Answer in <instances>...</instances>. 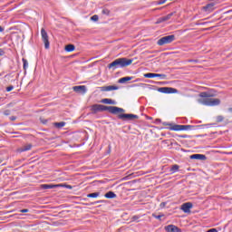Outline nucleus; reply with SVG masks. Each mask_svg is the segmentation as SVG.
Wrapping results in <instances>:
<instances>
[{
	"label": "nucleus",
	"instance_id": "1",
	"mask_svg": "<svg viewBox=\"0 0 232 232\" xmlns=\"http://www.w3.org/2000/svg\"><path fill=\"white\" fill-rule=\"evenodd\" d=\"M199 99H198V102L199 104H203V106H218L220 104V99L213 98V95L208 92H202L199 93Z\"/></svg>",
	"mask_w": 232,
	"mask_h": 232
},
{
	"label": "nucleus",
	"instance_id": "2",
	"mask_svg": "<svg viewBox=\"0 0 232 232\" xmlns=\"http://www.w3.org/2000/svg\"><path fill=\"white\" fill-rule=\"evenodd\" d=\"M92 111L93 113H97L99 111H109L110 113H113L114 115H117V113H122L124 112V109L115 107V106H106L102 104H94L91 108Z\"/></svg>",
	"mask_w": 232,
	"mask_h": 232
},
{
	"label": "nucleus",
	"instance_id": "3",
	"mask_svg": "<svg viewBox=\"0 0 232 232\" xmlns=\"http://www.w3.org/2000/svg\"><path fill=\"white\" fill-rule=\"evenodd\" d=\"M133 63V59H128V58H118L112 63L108 64L109 70H113L117 68H126V66H130Z\"/></svg>",
	"mask_w": 232,
	"mask_h": 232
},
{
	"label": "nucleus",
	"instance_id": "4",
	"mask_svg": "<svg viewBox=\"0 0 232 232\" xmlns=\"http://www.w3.org/2000/svg\"><path fill=\"white\" fill-rule=\"evenodd\" d=\"M164 126H169V130L171 131H188V130H191L193 126L191 125H177V124H171L168 122L163 123Z\"/></svg>",
	"mask_w": 232,
	"mask_h": 232
},
{
	"label": "nucleus",
	"instance_id": "5",
	"mask_svg": "<svg viewBox=\"0 0 232 232\" xmlns=\"http://www.w3.org/2000/svg\"><path fill=\"white\" fill-rule=\"evenodd\" d=\"M173 41H175V34L163 36L160 40H158L157 45L164 46V44H170V43H173Z\"/></svg>",
	"mask_w": 232,
	"mask_h": 232
},
{
	"label": "nucleus",
	"instance_id": "6",
	"mask_svg": "<svg viewBox=\"0 0 232 232\" xmlns=\"http://www.w3.org/2000/svg\"><path fill=\"white\" fill-rule=\"evenodd\" d=\"M41 35L44 44V47L46 50H48V48H50V42L48 41V33H46V30H44V28L41 30Z\"/></svg>",
	"mask_w": 232,
	"mask_h": 232
},
{
	"label": "nucleus",
	"instance_id": "7",
	"mask_svg": "<svg viewBox=\"0 0 232 232\" xmlns=\"http://www.w3.org/2000/svg\"><path fill=\"white\" fill-rule=\"evenodd\" d=\"M118 118L121 121H133L134 119H139V116L135 114H119Z\"/></svg>",
	"mask_w": 232,
	"mask_h": 232
},
{
	"label": "nucleus",
	"instance_id": "8",
	"mask_svg": "<svg viewBox=\"0 0 232 232\" xmlns=\"http://www.w3.org/2000/svg\"><path fill=\"white\" fill-rule=\"evenodd\" d=\"M161 93H177V89L171 87H161L159 89Z\"/></svg>",
	"mask_w": 232,
	"mask_h": 232
},
{
	"label": "nucleus",
	"instance_id": "9",
	"mask_svg": "<svg viewBox=\"0 0 232 232\" xmlns=\"http://www.w3.org/2000/svg\"><path fill=\"white\" fill-rule=\"evenodd\" d=\"M191 208H193V204L191 202H187L181 205V209L184 213H190Z\"/></svg>",
	"mask_w": 232,
	"mask_h": 232
},
{
	"label": "nucleus",
	"instance_id": "10",
	"mask_svg": "<svg viewBox=\"0 0 232 232\" xmlns=\"http://www.w3.org/2000/svg\"><path fill=\"white\" fill-rule=\"evenodd\" d=\"M99 88L102 92H113L115 90H119V86L117 85L102 86Z\"/></svg>",
	"mask_w": 232,
	"mask_h": 232
},
{
	"label": "nucleus",
	"instance_id": "11",
	"mask_svg": "<svg viewBox=\"0 0 232 232\" xmlns=\"http://www.w3.org/2000/svg\"><path fill=\"white\" fill-rule=\"evenodd\" d=\"M34 147V145H32L31 143H26L25 145H23L22 147H20L17 151L18 153H23L24 151H30V150H32V148Z\"/></svg>",
	"mask_w": 232,
	"mask_h": 232
},
{
	"label": "nucleus",
	"instance_id": "12",
	"mask_svg": "<svg viewBox=\"0 0 232 232\" xmlns=\"http://www.w3.org/2000/svg\"><path fill=\"white\" fill-rule=\"evenodd\" d=\"M165 231L167 232H182L179 227L175 225H168L165 227Z\"/></svg>",
	"mask_w": 232,
	"mask_h": 232
},
{
	"label": "nucleus",
	"instance_id": "13",
	"mask_svg": "<svg viewBox=\"0 0 232 232\" xmlns=\"http://www.w3.org/2000/svg\"><path fill=\"white\" fill-rule=\"evenodd\" d=\"M63 185H53V184H43L41 185L42 189H55V188H61Z\"/></svg>",
	"mask_w": 232,
	"mask_h": 232
},
{
	"label": "nucleus",
	"instance_id": "14",
	"mask_svg": "<svg viewBox=\"0 0 232 232\" xmlns=\"http://www.w3.org/2000/svg\"><path fill=\"white\" fill-rule=\"evenodd\" d=\"M189 159H191L192 160H206V155L193 154V155H190Z\"/></svg>",
	"mask_w": 232,
	"mask_h": 232
},
{
	"label": "nucleus",
	"instance_id": "15",
	"mask_svg": "<svg viewBox=\"0 0 232 232\" xmlns=\"http://www.w3.org/2000/svg\"><path fill=\"white\" fill-rule=\"evenodd\" d=\"M171 17H173V13H170V14H167L166 16H163V17L160 18L156 22V24H159L160 23H164V21H169V19H171Z\"/></svg>",
	"mask_w": 232,
	"mask_h": 232
},
{
	"label": "nucleus",
	"instance_id": "16",
	"mask_svg": "<svg viewBox=\"0 0 232 232\" xmlns=\"http://www.w3.org/2000/svg\"><path fill=\"white\" fill-rule=\"evenodd\" d=\"M73 92H82L83 93H86V86L84 85H79L72 87Z\"/></svg>",
	"mask_w": 232,
	"mask_h": 232
},
{
	"label": "nucleus",
	"instance_id": "17",
	"mask_svg": "<svg viewBox=\"0 0 232 232\" xmlns=\"http://www.w3.org/2000/svg\"><path fill=\"white\" fill-rule=\"evenodd\" d=\"M102 104H112V105L117 104V102H115L111 99H108V98L102 99Z\"/></svg>",
	"mask_w": 232,
	"mask_h": 232
},
{
	"label": "nucleus",
	"instance_id": "18",
	"mask_svg": "<svg viewBox=\"0 0 232 232\" xmlns=\"http://www.w3.org/2000/svg\"><path fill=\"white\" fill-rule=\"evenodd\" d=\"M105 198H117V194L113 191H109L104 195Z\"/></svg>",
	"mask_w": 232,
	"mask_h": 232
},
{
	"label": "nucleus",
	"instance_id": "19",
	"mask_svg": "<svg viewBox=\"0 0 232 232\" xmlns=\"http://www.w3.org/2000/svg\"><path fill=\"white\" fill-rule=\"evenodd\" d=\"M213 6H215V4H208L203 7V10H205V12H213Z\"/></svg>",
	"mask_w": 232,
	"mask_h": 232
},
{
	"label": "nucleus",
	"instance_id": "20",
	"mask_svg": "<svg viewBox=\"0 0 232 232\" xmlns=\"http://www.w3.org/2000/svg\"><path fill=\"white\" fill-rule=\"evenodd\" d=\"M131 79H133V77H130V76L123 77V78H121L118 81V82H120V84H124V82H128V81H131Z\"/></svg>",
	"mask_w": 232,
	"mask_h": 232
},
{
	"label": "nucleus",
	"instance_id": "21",
	"mask_svg": "<svg viewBox=\"0 0 232 232\" xmlns=\"http://www.w3.org/2000/svg\"><path fill=\"white\" fill-rule=\"evenodd\" d=\"M75 50V45L68 44L65 46V52H73Z\"/></svg>",
	"mask_w": 232,
	"mask_h": 232
},
{
	"label": "nucleus",
	"instance_id": "22",
	"mask_svg": "<svg viewBox=\"0 0 232 232\" xmlns=\"http://www.w3.org/2000/svg\"><path fill=\"white\" fill-rule=\"evenodd\" d=\"M54 126L55 128H58V129L64 128V126H66V122L64 121L55 122Z\"/></svg>",
	"mask_w": 232,
	"mask_h": 232
},
{
	"label": "nucleus",
	"instance_id": "23",
	"mask_svg": "<svg viewBox=\"0 0 232 232\" xmlns=\"http://www.w3.org/2000/svg\"><path fill=\"white\" fill-rule=\"evenodd\" d=\"M100 195H101V193L94 192V193L88 194L87 197H88V198H97V197H99Z\"/></svg>",
	"mask_w": 232,
	"mask_h": 232
},
{
	"label": "nucleus",
	"instance_id": "24",
	"mask_svg": "<svg viewBox=\"0 0 232 232\" xmlns=\"http://www.w3.org/2000/svg\"><path fill=\"white\" fill-rule=\"evenodd\" d=\"M144 77H145L146 79H153V77H155V73H153V72H148V73H145V74H144Z\"/></svg>",
	"mask_w": 232,
	"mask_h": 232
},
{
	"label": "nucleus",
	"instance_id": "25",
	"mask_svg": "<svg viewBox=\"0 0 232 232\" xmlns=\"http://www.w3.org/2000/svg\"><path fill=\"white\" fill-rule=\"evenodd\" d=\"M60 188H66L67 189H72V187L71 185H66V184H58Z\"/></svg>",
	"mask_w": 232,
	"mask_h": 232
},
{
	"label": "nucleus",
	"instance_id": "26",
	"mask_svg": "<svg viewBox=\"0 0 232 232\" xmlns=\"http://www.w3.org/2000/svg\"><path fill=\"white\" fill-rule=\"evenodd\" d=\"M22 61L24 63V70H26V68H28V61L24 58H23Z\"/></svg>",
	"mask_w": 232,
	"mask_h": 232
},
{
	"label": "nucleus",
	"instance_id": "27",
	"mask_svg": "<svg viewBox=\"0 0 232 232\" xmlns=\"http://www.w3.org/2000/svg\"><path fill=\"white\" fill-rule=\"evenodd\" d=\"M216 121L217 122H222V121H224V116H217Z\"/></svg>",
	"mask_w": 232,
	"mask_h": 232
},
{
	"label": "nucleus",
	"instance_id": "28",
	"mask_svg": "<svg viewBox=\"0 0 232 232\" xmlns=\"http://www.w3.org/2000/svg\"><path fill=\"white\" fill-rule=\"evenodd\" d=\"M178 169H179V165H173L171 168V171H173V173L177 172Z\"/></svg>",
	"mask_w": 232,
	"mask_h": 232
},
{
	"label": "nucleus",
	"instance_id": "29",
	"mask_svg": "<svg viewBox=\"0 0 232 232\" xmlns=\"http://www.w3.org/2000/svg\"><path fill=\"white\" fill-rule=\"evenodd\" d=\"M91 20H92V21H99V15H97V14L92 15V16L91 17Z\"/></svg>",
	"mask_w": 232,
	"mask_h": 232
},
{
	"label": "nucleus",
	"instance_id": "30",
	"mask_svg": "<svg viewBox=\"0 0 232 232\" xmlns=\"http://www.w3.org/2000/svg\"><path fill=\"white\" fill-rule=\"evenodd\" d=\"M155 77H160V79H166V74L155 73Z\"/></svg>",
	"mask_w": 232,
	"mask_h": 232
},
{
	"label": "nucleus",
	"instance_id": "31",
	"mask_svg": "<svg viewBox=\"0 0 232 232\" xmlns=\"http://www.w3.org/2000/svg\"><path fill=\"white\" fill-rule=\"evenodd\" d=\"M4 115H5V116L10 115V110H5V111H4Z\"/></svg>",
	"mask_w": 232,
	"mask_h": 232
},
{
	"label": "nucleus",
	"instance_id": "32",
	"mask_svg": "<svg viewBox=\"0 0 232 232\" xmlns=\"http://www.w3.org/2000/svg\"><path fill=\"white\" fill-rule=\"evenodd\" d=\"M12 90H14V86H8L6 88V92H12Z\"/></svg>",
	"mask_w": 232,
	"mask_h": 232
},
{
	"label": "nucleus",
	"instance_id": "33",
	"mask_svg": "<svg viewBox=\"0 0 232 232\" xmlns=\"http://www.w3.org/2000/svg\"><path fill=\"white\" fill-rule=\"evenodd\" d=\"M9 119H10V121H16V120H17V117H15V116H11Z\"/></svg>",
	"mask_w": 232,
	"mask_h": 232
},
{
	"label": "nucleus",
	"instance_id": "34",
	"mask_svg": "<svg viewBox=\"0 0 232 232\" xmlns=\"http://www.w3.org/2000/svg\"><path fill=\"white\" fill-rule=\"evenodd\" d=\"M21 213H28V209L27 208H24V209H22L20 210Z\"/></svg>",
	"mask_w": 232,
	"mask_h": 232
},
{
	"label": "nucleus",
	"instance_id": "35",
	"mask_svg": "<svg viewBox=\"0 0 232 232\" xmlns=\"http://www.w3.org/2000/svg\"><path fill=\"white\" fill-rule=\"evenodd\" d=\"M164 3H166V0H161V1L158 2V5H164Z\"/></svg>",
	"mask_w": 232,
	"mask_h": 232
},
{
	"label": "nucleus",
	"instance_id": "36",
	"mask_svg": "<svg viewBox=\"0 0 232 232\" xmlns=\"http://www.w3.org/2000/svg\"><path fill=\"white\" fill-rule=\"evenodd\" d=\"M5 55V51H3V49H0V57Z\"/></svg>",
	"mask_w": 232,
	"mask_h": 232
},
{
	"label": "nucleus",
	"instance_id": "37",
	"mask_svg": "<svg viewBox=\"0 0 232 232\" xmlns=\"http://www.w3.org/2000/svg\"><path fill=\"white\" fill-rule=\"evenodd\" d=\"M139 219V217H137V216H134L133 218H132V220H138Z\"/></svg>",
	"mask_w": 232,
	"mask_h": 232
},
{
	"label": "nucleus",
	"instance_id": "38",
	"mask_svg": "<svg viewBox=\"0 0 232 232\" xmlns=\"http://www.w3.org/2000/svg\"><path fill=\"white\" fill-rule=\"evenodd\" d=\"M1 32H5V29L0 26V34H1Z\"/></svg>",
	"mask_w": 232,
	"mask_h": 232
},
{
	"label": "nucleus",
	"instance_id": "39",
	"mask_svg": "<svg viewBox=\"0 0 232 232\" xmlns=\"http://www.w3.org/2000/svg\"><path fill=\"white\" fill-rule=\"evenodd\" d=\"M156 218H160V216H157Z\"/></svg>",
	"mask_w": 232,
	"mask_h": 232
},
{
	"label": "nucleus",
	"instance_id": "40",
	"mask_svg": "<svg viewBox=\"0 0 232 232\" xmlns=\"http://www.w3.org/2000/svg\"><path fill=\"white\" fill-rule=\"evenodd\" d=\"M44 124H46V121H43Z\"/></svg>",
	"mask_w": 232,
	"mask_h": 232
}]
</instances>
